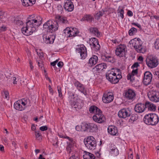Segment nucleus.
Here are the masks:
<instances>
[{"label":"nucleus","mask_w":159,"mask_h":159,"mask_svg":"<svg viewBox=\"0 0 159 159\" xmlns=\"http://www.w3.org/2000/svg\"><path fill=\"white\" fill-rule=\"evenodd\" d=\"M26 20V26L21 29V31L24 34L28 36L35 32L36 27L42 24V18L39 16L34 18L33 15H31L28 17Z\"/></svg>","instance_id":"f257e3e1"},{"label":"nucleus","mask_w":159,"mask_h":159,"mask_svg":"<svg viewBox=\"0 0 159 159\" xmlns=\"http://www.w3.org/2000/svg\"><path fill=\"white\" fill-rule=\"evenodd\" d=\"M56 18L57 21L53 22L51 20H49L43 24V27L47 32H52L57 30L58 27V23L63 24L68 23L66 17L58 16H56Z\"/></svg>","instance_id":"f03ea898"},{"label":"nucleus","mask_w":159,"mask_h":159,"mask_svg":"<svg viewBox=\"0 0 159 159\" xmlns=\"http://www.w3.org/2000/svg\"><path fill=\"white\" fill-rule=\"evenodd\" d=\"M89 111L91 113L95 114L93 117V120L98 123H102L106 121L105 117L102 114V111L95 106H92L89 108Z\"/></svg>","instance_id":"7ed1b4c3"},{"label":"nucleus","mask_w":159,"mask_h":159,"mask_svg":"<svg viewBox=\"0 0 159 159\" xmlns=\"http://www.w3.org/2000/svg\"><path fill=\"white\" fill-rule=\"evenodd\" d=\"M129 43L138 52L144 53L147 51L146 47L142 45V41L139 38L132 39L129 41Z\"/></svg>","instance_id":"20e7f679"},{"label":"nucleus","mask_w":159,"mask_h":159,"mask_svg":"<svg viewBox=\"0 0 159 159\" xmlns=\"http://www.w3.org/2000/svg\"><path fill=\"white\" fill-rule=\"evenodd\" d=\"M143 120L147 125L155 126L158 123L159 118L156 114L151 113L146 114L143 117Z\"/></svg>","instance_id":"39448f33"},{"label":"nucleus","mask_w":159,"mask_h":159,"mask_svg":"<svg viewBox=\"0 0 159 159\" xmlns=\"http://www.w3.org/2000/svg\"><path fill=\"white\" fill-rule=\"evenodd\" d=\"M84 142L86 147L90 150H94L97 146L95 139L92 136H88L87 139H84Z\"/></svg>","instance_id":"423d86ee"},{"label":"nucleus","mask_w":159,"mask_h":159,"mask_svg":"<svg viewBox=\"0 0 159 159\" xmlns=\"http://www.w3.org/2000/svg\"><path fill=\"white\" fill-rule=\"evenodd\" d=\"M74 94H72L70 96L71 99H73L71 100L70 104L72 107H73L77 110V108L78 109H81L84 106V102L83 101L80 100V98H75Z\"/></svg>","instance_id":"0eeeda50"},{"label":"nucleus","mask_w":159,"mask_h":159,"mask_svg":"<svg viewBox=\"0 0 159 159\" xmlns=\"http://www.w3.org/2000/svg\"><path fill=\"white\" fill-rule=\"evenodd\" d=\"M146 62L148 67L150 68L156 67L159 64L157 58L151 55L146 59Z\"/></svg>","instance_id":"6e6552de"},{"label":"nucleus","mask_w":159,"mask_h":159,"mask_svg":"<svg viewBox=\"0 0 159 159\" xmlns=\"http://www.w3.org/2000/svg\"><path fill=\"white\" fill-rule=\"evenodd\" d=\"M148 96L151 101L155 102H159V91L154 89L151 90L148 93Z\"/></svg>","instance_id":"1a4fd4ad"},{"label":"nucleus","mask_w":159,"mask_h":159,"mask_svg":"<svg viewBox=\"0 0 159 159\" xmlns=\"http://www.w3.org/2000/svg\"><path fill=\"white\" fill-rule=\"evenodd\" d=\"M126 47L124 44H120L116 48L115 50L116 55L120 57H125L127 50Z\"/></svg>","instance_id":"9d476101"},{"label":"nucleus","mask_w":159,"mask_h":159,"mask_svg":"<svg viewBox=\"0 0 159 159\" xmlns=\"http://www.w3.org/2000/svg\"><path fill=\"white\" fill-rule=\"evenodd\" d=\"M107 79L111 83L116 84L118 83L119 80L116 75V74L113 73L111 70H109L106 74Z\"/></svg>","instance_id":"9b49d317"},{"label":"nucleus","mask_w":159,"mask_h":159,"mask_svg":"<svg viewBox=\"0 0 159 159\" xmlns=\"http://www.w3.org/2000/svg\"><path fill=\"white\" fill-rule=\"evenodd\" d=\"M83 127L84 131L89 132H96L98 129L97 125L93 123H84Z\"/></svg>","instance_id":"f8f14e48"},{"label":"nucleus","mask_w":159,"mask_h":159,"mask_svg":"<svg viewBox=\"0 0 159 159\" xmlns=\"http://www.w3.org/2000/svg\"><path fill=\"white\" fill-rule=\"evenodd\" d=\"M76 51L77 53L80 54L81 59H84L87 57L86 48L84 45L78 46L76 49Z\"/></svg>","instance_id":"ddd939ff"},{"label":"nucleus","mask_w":159,"mask_h":159,"mask_svg":"<svg viewBox=\"0 0 159 159\" xmlns=\"http://www.w3.org/2000/svg\"><path fill=\"white\" fill-rule=\"evenodd\" d=\"M89 43L91 46L92 49L95 51L99 50L100 48V46L98 43V40L96 38H91L89 41Z\"/></svg>","instance_id":"4468645a"},{"label":"nucleus","mask_w":159,"mask_h":159,"mask_svg":"<svg viewBox=\"0 0 159 159\" xmlns=\"http://www.w3.org/2000/svg\"><path fill=\"white\" fill-rule=\"evenodd\" d=\"M152 79V75L149 71L145 72L144 75L143 84L145 86H147L151 84Z\"/></svg>","instance_id":"2eb2a0df"},{"label":"nucleus","mask_w":159,"mask_h":159,"mask_svg":"<svg viewBox=\"0 0 159 159\" xmlns=\"http://www.w3.org/2000/svg\"><path fill=\"white\" fill-rule=\"evenodd\" d=\"M135 96L134 91L131 89H129L125 91L124 96L128 99L133 100L135 98Z\"/></svg>","instance_id":"dca6fc26"},{"label":"nucleus","mask_w":159,"mask_h":159,"mask_svg":"<svg viewBox=\"0 0 159 159\" xmlns=\"http://www.w3.org/2000/svg\"><path fill=\"white\" fill-rule=\"evenodd\" d=\"M130 115V111L128 109L123 108L120 110L118 113L119 117L125 118L129 116Z\"/></svg>","instance_id":"f3484780"},{"label":"nucleus","mask_w":159,"mask_h":159,"mask_svg":"<svg viewBox=\"0 0 159 159\" xmlns=\"http://www.w3.org/2000/svg\"><path fill=\"white\" fill-rule=\"evenodd\" d=\"M145 103H138L136 104L134 107L135 111L138 113H142L146 109Z\"/></svg>","instance_id":"a211bd4d"},{"label":"nucleus","mask_w":159,"mask_h":159,"mask_svg":"<svg viewBox=\"0 0 159 159\" xmlns=\"http://www.w3.org/2000/svg\"><path fill=\"white\" fill-rule=\"evenodd\" d=\"M114 98L113 95L110 94L109 93L104 94L102 98L103 102L106 103H108L111 102Z\"/></svg>","instance_id":"6ab92c4d"},{"label":"nucleus","mask_w":159,"mask_h":159,"mask_svg":"<svg viewBox=\"0 0 159 159\" xmlns=\"http://www.w3.org/2000/svg\"><path fill=\"white\" fill-rule=\"evenodd\" d=\"M64 7V9L68 11H72L74 8L73 2L70 0H68L65 2Z\"/></svg>","instance_id":"aec40b11"},{"label":"nucleus","mask_w":159,"mask_h":159,"mask_svg":"<svg viewBox=\"0 0 159 159\" xmlns=\"http://www.w3.org/2000/svg\"><path fill=\"white\" fill-rule=\"evenodd\" d=\"M108 133L112 135H117L118 133L117 128L113 125L109 126L107 128Z\"/></svg>","instance_id":"412c9836"},{"label":"nucleus","mask_w":159,"mask_h":159,"mask_svg":"<svg viewBox=\"0 0 159 159\" xmlns=\"http://www.w3.org/2000/svg\"><path fill=\"white\" fill-rule=\"evenodd\" d=\"M110 153L112 156H116L119 154V151L115 145H111L110 147Z\"/></svg>","instance_id":"4be33fe9"},{"label":"nucleus","mask_w":159,"mask_h":159,"mask_svg":"<svg viewBox=\"0 0 159 159\" xmlns=\"http://www.w3.org/2000/svg\"><path fill=\"white\" fill-rule=\"evenodd\" d=\"M98 58L97 56L93 55L89 59L88 62V65L90 66H92L95 65L98 62Z\"/></svg>","instance_id":"5701e85b"},{"label":"nucleus","mask_w":159,"mask_h":159,"mask_svg":"<svg viewBox=\"0 0 159 159\" xmlns=\"http://www.w3.org/2000/svg\"><path fill=\"white\" fill-rule=\"evenodd\" d=\"M81 21H87L90 23L94 21V17L90 14H86L80 20Z\"/></svg>","instance_id":"b1692460"},{"label":"nucleus","mask_w":159,"mask_h":159,"mask_svg":"<svg viewBox=\"0 0 159 159\" xmlns=\"http://www.w3.org/2000/svg\"><path fill=\"white\" fill-rule=\"evenodd\" d=\"M107 67V64L104 63H102L97 65L93 69L99 72L103 70V69H106Z\"/></svg>","instance_id":"393cba45"},{"label":"nucleus","mask_w":159,"mask_h":159,"mask_svg":"<svg viewBox=\"0 0 159 159\" xmlns=\"http://www.w3.org/2000/svg\"><path fill=\"white\" fill-rule=\"evenodd\" d=\"M101 58L104 61L109 62H114L113 58L112 57L107 54L102 55L101 56Z\"/></svg>","instance_id":"a878e982"},{"label":"nucleus","mask_w":159,"mask_h":159,"mask_svg":"<svg viewBox=\"0 0 159 159\" xmlns=\"http://www.w3.org/2000/svg\"><path fill=\"white\" fill-rule=\"evenodd\" d=\"M145 106L146 109H147L148 110L155 111L156 109V106L149 102H145Z\"/></svg>","instance_id":"bb28decb"},{"label":"nucleus","mask_w":159,"mask_h":159,"mask_svg":"<svg viewBox=\"0 0 159 159\" xmlns=\"http://www.w3.org/2000/svg\"><path fill=\"white\" fill-rule=\"evenodd\" d=\"M14 107L16 110L20 111H22L25 109V107L21 105L20 100H18L14 103Z\"/></svg>","instance_id":"cd10ccee"},{"label":"nucleus","mask_w":159,"mask_h":159,"mask_svg":"<svg viewBox=\"0 0 159 159\" xmlns=\"http://www.w3.org/2000/svg\"><path fill=\"white\" fill-rule=\"evenodd\" d=\"M22 4L25 7L32 6L35 3V0H22Z\"/></svg>","instance_id":"c85d7f7f"},{"label":"nucleus","mask_w":159,"mask_h":159,"mask_svg":"<svg viewBox=\"0 0 159 159\" xmlns=\"http://www.w3.org/2000/svg\"><path fill=\"white\" fill-rule=\"evenodd\" d=\"M43 39L45 43L46 44L53 43L54 40V39L53 38L52 36H51L50 37L46 36V37L43 38Z\"/></svg>","instance_id":"c756f323"},{"label":"nucleus","mask_w":159,"mask_h":159,"mask_svg":"<svg viewBox=\"0 0 159 159\" xmlns=\"http://www.w3.org/2000/svg\"><path fill=\"white\" fill-rule=\"evenodd\" d=\"M111 71H113V73L114 72L116 74V75L119 80L121 79L122 76L121 75V72L120 70L118 68H112L111 69Z\"/></svg>","instance_id":"7c9ffc66"},{"label":"nucleus","mask_w":159,"mask_h":159,"mask_svg":"<svg viewBox=\"0 0 159 159\" xmlns=\"http://www.w3.org/2000/svg\"><path fill=\"white\" fill-rule=\"evenodd\" d=\"M70 37H75L79 33V31H78L77 30L76 28H70Z\"/></svg>","instance_id":"2f4dec72"},{"label":"nucleus","mask_w":159,"mask_h":159,"mask_svg":"<svg viewBox=\"0 0 159 159\" xmlns=\"http://www.w3.org/2000/svg\"><path fill=\"white\" fill-rule=\"evenodd\" d=\"M89 30L90 33L94 34L95 35L98 36L100 35V32L96 28H90L89 29Z\"/></svg>","instance_id":"473e14b6"},{"label":"nucleus","mask_w":159,"mask_h":159,"mask_svg":"<svg viewBox=\"0 0 159 159\" xmlns=\"http://www.w3.org/2000/svg\"><path fill=\"white\" fill-rule=\"evenodd\" d=\"M70 28L67 27L63 31L62 35L66 37H70Z\"/></svg>","instance_id":"72a5a7b5"},{"label":"nucleus","mask_w":159,"mask_h":159,"mask_svg":"<svg viewBox=\"0 0 159 159\" xmlns=\"http://www.w3.org/2000/svg\"><path fill=\"white\" fill-rule=\"evenodd\" d=\"M77 89L81 93L86 95L87 94L86 92L84 85L81 84L80 86Z\"/></svg>","instance_id":"f704fd0d"},{"label":"nucleus","mask_w":159,"mask_h":159,"mask_svg":"<svg viewBox=\"0 0 159 159\" xmlns=\"http://www.w3.org/2000/svg\"><path fill=\"white\" fill-rule=\"evenodd\" d=\"M138 118L137 115L135 114H133L131 115L130 119L129 120V122L133 123L134 122L137 120Z\"/></svg>","instance_id":"c9c22d12"},{"label":"nucleus","mask_w":159,"mask_h":159,"mask_svg":"<svg viewBox=\"0 0 159 159\" xmlns=\"http://www.w3.org/2000/svg\"><path fill=\"white\" fill-rule=\"evenodd\" d=\"M104 14V11H99L94 16L95 18H96L97 20H99L100 17L102 16Z\"/></svg>","instance_id":"e433bc0d"},{"label":"nucleus","mask_w":159,"mask_h":159,"mask_svg":"<svg viewBox=\"0 0 159 159\" xmlns=\"http://www.w3.org/2000/svg\"><path fill=\"white\" fill-rule=\"evenodd\" d=\"M117 13L118 14L119 16H120L122 19L124 18V11L122 9H120V7L117 10Z\"/></svg>","instance_id":"4c0bfd02"},{"label":"nucleus","mask_w":159,"mask_h":159,"mask_svg":"<svg viewBox=\"0 0 159 159\" xmlns=\"http://www.w3.org/2000/svg\"><path fill=\"white\" fill-rule=\"evenodd\" d=\"M137 31L136 28L132 27L129 31V34L130 36L133 35L136 33Z\"/></svg>","instance_id":"58836bf2"},{"label":"nucleus","mask_w":159,"mask_h":159,"mask_svg":"<svg viewBox=\"0 0 159 159\" xmlns=\"http://www.w3.org/2000/svg\"><path fill=\"white\" fill-rule=\"evenodd\" d=\"M35 136L36 139L39 140H40L42 139V135L39 133V131H36L35 132Z\"/></svg>","instance_id":"ea45409f"},{"label":"nucleus","mask_w":159,"mask_h":159,"mask_svg":"<svg viewBox=\"0 0 159 159\" xmlns=\"http://www.w3.org/2000/svg\"><path fill=\"white\" fill-rule=\"evenodd\" d=\"M73 145L70 143H69V144L66 146V149L68 152V153H70L71 151V148L72 147Z\"/></svg>","instance_id":"a19ab883"},{"label":"nucleus","mask_w":159,"mask_h":159,"mask_svg":"<svg viewBox=\"0 0 159 159\" xmlns=\"http://www.w3.org/2000/svg\"><path fill=\"white\" fill-rule=\"evenodd\" d=\"M134 75H132L130 74H129L127 76V79L130 80L131 82H133L134 80Z\"/></svg>","instance_id":"79ce46f5"},{"label":"nucleus","mask_w":159,"mask_h":159,"mask_svg":"<svg viewBox=\"0 0 159 159\" xmlns=\"http://www.w3.org/2000/svg\"><path fill=\"white\" fill-rule=\"evenodd\" d=\"M13 23L18 25H21L23 24V22L22 21L17 19H15Z\"/></svg>","instance_id":"37998d69"},{"label":"nucleus","mask_w":159,"mask_h":159,"mask_svg":"<svg viewBox=\"0 0 159 159\" xmlns=\"http://www.w3.org/2000/svg\"><path fill=\"white\" fill-rule=\"evenodd\" d=\"M83 124L82 125H77L75 127V129L76 130L78 131H81L82 129H83L84 130V127H83V124Z\"/></svg>","instance_id":"c03bdc74"},{"label":"nucleus","mask_w":159,"mask_h":159,"mask_svg":"<svg viewBox=\"0 0 159 159\" xmlns=\"http://www.w3.org/2000/svg\"><path fill=\"white\" fill-rule=\"evenodd\" d=\"M155 47L156 49H159V39H157L155 42Z\"/></svg>","instance_id":"a18cd8bd"},{"label":"nucleus","mask_w":159,"mask_h":159,"mask_svg":"<svg viewBox=\"0 0 159 159\" xmlns=\"http://www.w3.org/2000/svg\"><path fill=\"white\" fill-rule=\"evenodd\" d=\"M57 91L59 93V96L61 98L62 97V94L61 93V88L60 87L58 86L57 87Z\"/></svg>","instance_id":"49530a36"},{"label":"nucleus","mask_w":159,"mask_h":159,"mask_svg":"<svg viewBox=\"0 0 159 159\" xmlns=\"http://www.w3.org/2000/svg\"><path fill=\"white\" fill-rule=\"evenodd\" d=\"M84 152H85L86 153L83 155V158L84 159H89V155L90 153L87 152L85 151H84Z\"/></svg>","instance_id":"de8ad7c7"},{"label":"nucleus","mask_w":159,"mask_h":159,"mask_svg":"<svg viewBox=\"0 0 159 159\" xmlns=\"http://www.w3.org/2000/svg\"><path fill=\"white\" fill-rule=\"evenodd\" d=\"M74 84L75 86L77 89L78 88H79V87L80 86V85L81 84V83H80L79 81H76L74 82Z\"/></svg>","instance_id":"09e8293b"},{"label":"nucleus","mask_w":159,"mask_h":159,"mask_svg":"<svg viewBox=\"0 0 159 159\" xmlns=\"http://www.w3.org/2000/svg\"><path fill=\"white\" fill-rule=\"evenodd\" d=\"M42 131H44L48 129V127L47 126H43L40 127L39 128Z\"/></svg>","instance_id":"8fccbe9b"},{"label":"nucleus","mask_w":159,"mask_h":159,"mask_svg":"<svg viewBox=\"0 0 159 159\" xmlns=\"http://www.w3.org/2000/svg\"><path fill=\"white\" fill-rule=\"evenodd\" d=\"M138 69H136L135 70H133L132 71V72L131 74H131L132 75H137L138 74Z\"/></svg>","instance_id":"3c124183"},{"label":"nucleus","mask_w":159,"mask_h":159,"mask_svg":"<svg viewBox=\"0 0 159 159\" xmlns=\"http://www.w3.org/2000/svg\"><path fill=\"white\" fill-rule=\"evenodd\" d=\"M139 66V63L137 62H136L134 63V64L132 66L131 68L132 69H134V68H137Z\"/></svg>","instance_id":"603ef678"},{"label":"nucleus","mask_w":159,"mask_h":159,"mask_svg":"<svg viewBox=\"0 0 159 159\" xmlns=\"http://www.w3.org/2000/svg\"><path fill=\"white\" fill-rule=\"evenodd\" d=\"M138 60L140 61V62H139V63L142 64H143V57L139 56L138 58Z\"/></svg>","instance_id":"864d4df0"},{"label":"nucleus","mask_w":159,"mask_h":159,"mask_svg":"<svg viewBox=\"0 0 159 159\" xmlns=\"http://www.w3.org/2000/svg\"><path fill=\"white\" fill-rule=\"evenodd\" d=\"M132 25H134L135 26H137V27H138L140 30L142 29V27L141 26V25L138 23H132Z\"/></svg>","instance_id":"5fc2aeb1"},{"label":"nucleus","mask_w":159,"mask_h":159,"mask_svg":"<svg viewBox=\"0 0 159 159\" xmlns=\"http://www.w3.org/2000/svg\"><path fill=\"white\" fill-rule=\"evenodd\" d=\"M57 65L59 67L61 68L63 66V63L62 61H59Z\"/></svg>","instance_id":"6e6d98bb"},{"label":"nucleus","mask_w":159,"mask_h":159,"mask_svg":"<svg viewBox=\"0 0 159 159\" xmlns=\"http://www.w3.org/2000/svg\"><path fill=\"white\" fill-rule=\"evenodd\" d=\"M89 155V159H94L95 158V157L93 154L90 153Z\"/></svg>","instance_id":"4d7b16f0"},{"label":"nucleus","mask_w":159,"mask_h":159,"mask_svg":"<svg viewBox=\"0 0 159 159\" xmlns=\"http://www.w3.org/2000/svg\"><path fill=\"white\" fill-rule=\"evenodd\" d=\"M127 15L129 16H133L132 12L130 10H128L127 12Z\"/></svg>","instance_id":"13d9d810"},{"label":"nucleus","mask_w":159,"mask_h":159,"mask_svg":"<svg viewBox=\"0 0 159 159\" xmlns=\"http://www.w3.org/2000/svg\"><path fill=\"white\" fill-rule=\"evenodd\" d=\"M7 30V28L5 26H2L0 28V30L2 31H5Z\"/></svg>","instance_id":"bf43d9fd"},{"label":"nucleus","mask_w":159,"mask_h":159,"mask_svg":"<svg viewBox=\"0 0 159 159\" xmlns=\"http://www.w3.org/2000/svg\"><path fill=\"white\" fill-rule=\"evenodd\" d=\"M4 94L5 98H9V93L7 91H5L4 92Z\"/></svg>","instance_id":"052dcab7"},{"label":"nucleus","mask_w":159,"mask_h":159,"mask_svg":"<svg viewBox=\"0 0 159 159\" xmlns=\"http://www.w3.org/2000/svg\"><path fill=\"white\" fill-rule=\"evenodd\" d=\"M70 159H79V158L78 157H76L75 155H73L70 158Z\"/></svg>","instance_id":"680f3d73"},{"label":"nucleus","mask_w":159,"mask_h":159,"mask_svg":"<svg viewBox=\"0 0 159 159\" xmlns=\"http://www.w3.org/2000/svg\"><path fill=\"white\" fill-rule=\"evenodd\" d=\"M38 66L39 67H40L41 68H42L43 67V64L42 62H38Z\"/></svg>","instance_id":"e2e57ef3"},{"label":"nucleus","mask_w":159,"mask_h":159,"mask_svg":"<svg viewBox=\"0 0 159 159\" xmlns=\"http://www.w3.org/2000/svg\"><path fill=\"white\" fill-rule=\"evenodd\" d=\"M12 80H13V83L14 84H17V81H16V78L15 77H13L12 78Z\"/></svg>","instance_id":"0e129e2a"},{"label":"nucleus","mask_w":159,"mask_h":159,"mask_svg":"<svg viewBox=\"0 0 159 159\" xmlns=\"http://www.w3.org/2000/svg\"><path fill=\"white\" fill-rule=\"evenodd\" d=\"M133 156L132 153H131L130 155L128 156V159H133Z\"/></svg>","instance_id":"69168bd1"},{"label":"nucleus","mask_w":159,"mask_h":159,"mask_svg":"<svg viewBox=\"0 0 159 159\" xmlns=\"http://www.w3.org/2000/svg\"><path fill=\"white\" fill-rule=\"evenodd\" d=\"M37 53H38V55L39 56V57L42 58L43 57V52H39V54H38V52H37Z\"/></svg>","instance_id":"338daca9"},{"label":"nucleus","mask_w":159,"mask_h":159,"mask_svg":"<svg viewBox=\"0 0 159 159\" xmlns=\"http://www.w3.org/2000/svg\"><path fill=\"white\" fill-rule=\"evenodd\" d=\"M64 138L68 139L71 142H72L73 141L72 139L70 138L69 137L67 136H64Z\"/></svg>","instance_id":"774afa93"}]
</instances>
